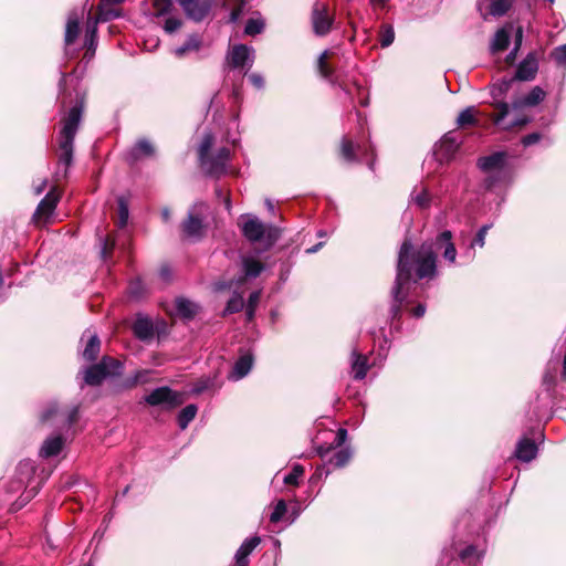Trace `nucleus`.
<instances>
[{
	"mask_svg": "<svg viewBox=\"0 0 566 566\" xmlns=\"http://www.w3.org/2000/svg\"><path fill=\"white\" fill-rule=\"evenodd\" d=\"M436 250L442 252L443 259L450 264L455 263L457 249L452 242V233L444 230L436 237L434 242H424L415 251L409 240L403 241L400 247L397 263V274L391 290L392 302L390 305V317L396 319L400 316L401 307L408 302V290L418 280L432 279L437 273Z\"/></svg>",
	"mask_w": 566,
	"mask_h": 566,
	"instance_id": "f257e3e1",
	"label": "nucleus"
},
{
	"mask_svg": "<svg viewBox=\"0 0 566 566\" xmlns=\"http://www.w3.org/2000/svg\"><path fill=\"white\" fill-rule=\"evenodd\" d=\"M84 108V97H80L75 105L70 108L67 115L63 118V126L59 134L57 165L55 172L56 180L67 177V169L73 163L74 138L77 133L82 113Z\"/></svg>",
	"mask_w": 566,
	"mask_h": 566,
	"instance_id": "f03ea898",
	"label": "nucleus"
},
{
	"mask_svg": "<svg viewBox=\"0 0 566 566\" xmlns=\"http://www.w3.org/2000/svg\"><path fill=\"white\" fill-rule=\"evenodd\" d=\"M242 234L251 243H261L263 251L271 249L280 238V229L262 222L253 214L241 216L239 223Z\"/></svg>",
	"mask_w": 566,
	"mask_h": 566,
	"instance_id": "7ed1b4c3",
	"label": "nucleus"
},
{
	"mask_svg": "<svg viewBox=\"0 0 566 566\" xmlns=\"http://www.w3.org/2000/svg\"><path fill=\"white\" fill-rule=\"evenodd\" d=\"M34 467L33 464L25 460L21 461L15 470L14 479L10 482V492L17 493L20 491H24L20 499L12 504V510L18 511L22 509L35 494L34 488L27 490L31 480L34 475Z\"/></svg>",
	"mask_w": 566,
	"mask_h": 566,
	"instance_id": "20e7f679",
	"label": "nucleus"
},
{
	"mask_svg": "<svg viewBox=\"0 0 566 566\" xmlns=\"http://www.w3.org/2000/svg\"><path fill=\"white\" fill-rule=\"evenodd\" d=\"M507 155L505 151H495L490 156L481 157L478 160V167L488 177L484 180L486 189H492L497 182H500L507 175L506 168Z\"/></svg>",
	"mask_w": 566,
	"mask_h": 566,
	"instance_id": "39448f33",
	"label": "nucleus"
},
{
	"mask_svg": "<svg viewBox=\"0 0 566 566\" xmlns=\"http://www.w3.org/2000/svg\"><path fill=\"white\" fill-rule=\"evenodd\" d=\"M122 369L123 365L119 360L103 357L98 364H94L84 370V382L90 386H97L105 378L119 375Z\"/></svg>",
	"mask_w": 566,
	"mask_h": 566,
	"instance_id": "423d86ee",
	"label": "nucleus"
},
{
	"mask_svg": "<svg viewBox=\"0 0 566 566\" xmlns=\"http://www.w3.org/2000/svg\"><path fill=\"white\" fill-rule=\"evenodd\" d=\"M342 156L347 163H366L370 169L374 168V148L367 142L353 143L343 137Z\"/></svg>",
	"mask_w": 566,
	"mask_h": 566,
	"instance_id": "0eeeda50",
	"label": "nucleus"
},
{
	"mask_svg": "<svg viewBox=\"0 0 566 566\" xmlns=\"http://www.w3.org/2000/svg\"><path fill=\"white\" fill-rule=\"evenodd\" d=\"M208 211V206L205 202L195 203L189 212L187 219L182 222L184 234L192 240H199L205 233L203 218Z\"/></svg>",
	"mask_w": 566,
	"mask_h": 566,
	"instance_id": "6e6552de",
	"label": "nucleus"
},
{
	"mask_svg": "<svg viewBox=\"0 0 566 566\" xmlns=\"http://www.w3.org/2000/svg\"><path fill=\"white\" fill-rule=\"evenodd\" d=\"M460 144L461 142L453 132L444 134L441 137V139L434 145L433 158L440 165L450 163L454 158L460 147Z\"/></svg>",
	"mask_w": 566,
	"mask_h": 566,
	"instance_id": "1a4fd4ad",
	"label": "nucleus"
},
{
	"mask_svg": "<svg viewBox=\"0 0 566 566\" xmlns=\"http://www.w3.org/2000/svg\"><path fill=\"white\" fill-rule=\"evenodd\" d=\"M149 406H161L164 409L171 410L182 403L180 394L171 390L169 387H158L145 397Z\"/></svg>",
	"mask_w": 566,
	"mask_h": 566,
	"instance_id": "9d476101",
	"label": "nucleus"
},
{
	"mask_svg": "<svg viewBox=\"0 0 566 566\" xmlns=\"http://www.w3.org/2000/svg\"><path fill=\"white\" fill-rule=\"evenodd\" d=\"M255 57V51L253 48L245 44H237L232 46L227 55V60L232 67H244L251 69Z\"/></svg>",
	"mask_w": 566,
	"mask_h": 566,
	"instance_id": "9b49d317",
	"label": "nucleus"
},
{
	"mask_svg": "<svg viewBox=\"0 0 566 566\" xmlns=\"http://www.w3.org/2000/svg\"><path fill=\"white\" fill-rule=\"evenodd\" d=\"M230 157V150L227 147H221L213 157L209 158L207 156L201 165L208 175L219 177L227 172Z\"/></svg>",
	"mask_w": 566,
	"mask_h": 566,
	"instance_id": "f8f14e48",
	"label": "nucleus"
},
{
	"mask_svg": "<svg viewBox=\"0 0 566 566\" xmlns=\"http://www.w3.org/2000/svg\"><path fill=\"white\" fill-rule=\"evenodd\" d=\"M312 23L315 34L325 35L329 32L333 19L327 13L325 4L316 3L312 12Z\"/></svg>",
	"mask_w": 566,
	"mask_h": 566,
	"instance_id": "ddd939ff",
	"label": "nucleus"
},
{
	"mask_svg": "<svg viewBox=\"0 0 566 566\" xmlns=\"http://www.w3.org/2000/svg\"><path fill=\"white\" fill-rule=\"evenodd\" d=\"M496 109L499 111L495 116H493V122L496 126L501 127L504 130L512 129L514 127H522L530 122V118L526 116L516 117L513 120L505 122V117L509 115L510 107L506 103L496 104Z\"/></svg>",
	"mask_w": 566,
	"mask_h": 566,
	"instance_id": "4468645a",
	"label": "nucleus"
},
{
	"mask_svg": "<svg viewBox=\"0 0 566 566\" xmlns=\"http://www.w3.org/2000/svg\"><path fill=\"white\" fill-rule=\"evenodd\" d=\"M85 13V8L74 9L69 13L65 27V44L70 45L75 42L80 33V22Z\"/></svg>",
	"mask_w": 566,
	"mask_h": 566,
	"instance_id": "2eb2a0df",
	"label": "nucleus"
},
{
	"mask_svg": "<svg viewBox=\"0 0 566 566\" xmlns=\"http://www.w3.org/2000/svg\"><path fill=\"white\" fill-rule=\"evenodd\" d=\"M538 71V61L535 53H528L521 61L516 69L515 78L520 81H532Z\"/></svg>",
	"mask_w": 566,
	"mask_h": 566,
	"instance_id": "dca6fc26",
	"label": "nucleus"
},
{
	"mask_svg": "<svg viewBox=\"0 0 566 566\" xmlns=\"http://www.w3.org/2000/svg\"><path fill=\"white\" fill-rule=\"evenodd\" d=\"M186 14L195 20H203L210 11L208 2H199V0H178Z\"/></svg>",
	"mask_w": 566,
	"mask_h": 566,
	"instance_id": "f3484780",
	"label": "nucleus"
},
{
	"mask_svg": "<svg viewBox=\"0 0 566 566\" xmlns=\"http://www.w3.org/2000/svg\"><path fill=\"white\" fill-rule=\"evenodd\" d=\"M60 195L55 192V189H52L46 193V196L40 201L38 208L35 210L34 217L36 218H48L50 217L59 202Z\"/></svg>",
	"mask_w": 566,
	"mask_h": 566,
	"instance_id": "a211bd4d",
	"label": "nucleus"
},
{
	"mask_svg": "<svg viewBox=\"0 0 566 566\" xmlns=\"http://www.w3.org/2000/svg\"><path fill=\"white\" fill-rule=\"evenodd\" d=\"M252 365L253 357L250 354L240 356L239 359L234 363L228 378L234 381L242 379L250 373Z\"/></svg>",
	"mask_w": 566,
	"mask_h": 566,
	"instance_id": "6ab92c4d",
	"label": "nucleus"
},
{
	"mask_svg": "<svg viewBox=\"0 0 566 566\" xmlns=\"http://www.w3.org/2000/svg\"><path fill=\"white\" fill-rule=\"evenodd\" d=\"M537 454V447L535 442L532 439L528 438H522L515 449V457L523 461V462H530L533 459L536 458Z\"/></svg>",
	"mask_w": 566,
	"mask_h": 566,
	"instance_id": "aec40b11",
	"label": "nucleus"
},
{
	"mask_svg": "<svg viewBox=\"0 0 566 566\" xmlns=\"http://www.w3.org/2000/svg\"><path fill=\"white\" fill-rule=\"evenodd\" d=\"M78 407H73L67 415H61L64 426L71 427L77 418ZM53 416H60L56 403L52 402L43 410L41 415L42 421H49Z\"/></svg>",
	"mask_w": 566,
	"mask_h": 566,
	"instance_id": "412c9836",
	"label": "nucleus"
},
{
	"mask_svg": "<svg viewBox=\"0 0 566 566\" xmlns=\"http://www.w3.org/2000/svg\"><path fill=\"white\" fill-rule=\"evenodd\" d=\"M545 96L546 93L542 87L534 86L527 95L513 103V108L517 109L525 106H536L544 101Z\"/></svg>",
	"mask_w": 566,
	"mask_h": 566,
	"instance_id": "4be33fe9",
	"label": "nucleus"
},
{
	"mask_svg": "<svg viewBox=\"0 0 566 566\" xmlns=\"http://www.w3.org/2000/svg\"><path fill=\"white\" fill-rule=\"evenodd\" d=\"M64 446V439L61 436H52L44 440L39 455L48 459L57 455Z\"/></svg>",
	"mask_w": 566,
	"mask_h": 566,
	"instance_id": "5701e85b",
	"label": "nucleus"
},
{
	"mask_svg": "<svg viewBox=\"0 0 566 566\" xmlns=\"http://www.w3.org/2000/svg\"><path fill=\"white\" fill-rule=\"evenodd\" d=\"M133 332L138 339L149 340L154 336L153 322L145 316H138L133 325Z\"/></svg>",
	"mask_w": 566,
	"mask_h": 566,
	"instance_id": "b1692460",
	"label": "nucleus"
},
{
	"mask_svg": "<svg viewBox=\"0 0 566 566\" xmlns=\"http://www.w3.org/2000/svg\"><path fill=\"white\" fill-rule=\"evenodd\" d=\"M352 369L354 373V379L363 380L369 369L367 356L359 354L357 350L352 353Z\"/></svg>",
	"mask_w": 566,
	"mask_h": 566,
	"instance_id": "393cba45",
	"label": "nucleus"
},
{
	"mask_svg": "<svg viewBox=\"0 0 566 566\" xmlns=\"http://www.w3.org/2000/svg\"><path fill=\"white\" fill-rule=\"evenodd\" d=\"M264 270V265L261 261L254 256L242 258V271L245 277H256Z\"/></svg>",
	"mask_w": 566,
	"mask_h": 566,
	"instance_id": "a878e982",
	"label": "nucleus"
},
{
	"mask_svg": "<svg viewBox=\"0 0 566 566\" xmlns=\"http://www.w3.org/2000/svg\"><path fill=\"white\" fill-rule=\"evenodd\" d=\"M410 202L416 205L420 209H427L430 207L431 197L428 189L423 186L415 187L410 193Z\"/></svg>",
	"mask_w": 566,
	"mask_h": 566,
	"instance_id": "bb28decb",
	"label": "nucleus"
},
{
	"mask_svg": "<svg viewBox=\"0 0 566 566\" xmlns=\"http://www.w3.org/2000/svg\"><path fill=\"white\" fill-rule=\"evenodd\" d=\"M98 22H102L98 15L95 18L88 17L86 21L85 44L87 45L88 51L95 49Z\"/></svg>",
	"mask_w": 566,
	"mask_h": 566,
	"instance_id": "cd10ccee",
	"label": "nucleus"
},
{
	"mask_svg": "<svg viewBox=\"0 0 566 566\" xmlns=\"http://www.w3.org/2000/svg\"><path fill=\"white\" fill-rule=\"evenodd\" d=\"M101 349V342L96 334H90L86 346L82 353L83 358L87 361H93L97 358Z\"/></svg>",
	"mask_w": 566,
	"mask_h": 566,
	"instance_id": "c85d7f7f",
	"label": "nucleus"
},
{
	"mask_svg": "<svg viewBox=\"0 0 566 566\" xmlns=\"http://www.w3.org/2000/svg\"><path fill=\"white\" fill-rule=\"evenodd\" d=\"M510 43V31L506 28L499 29L491 42V51L493 53L503 51L507 48Z\"/></svg>",
	"mask_w": 566,
	"mask_h": 566,
	"instance_id": "c756f323",
	"label": "nucleus"
},
{
	"mask_svg": "<svg viewBox=\"0 0 566 566\" xmlns=\"http://www.w3.org/2000/svg\"><path fill=\"white\" fill-rule=\"evenodd\" d=\"M176 311L184 318H192L198 311V305L187 298L180 297L176 300Z\"/></svg>",
	"mask_w": 566,
	"mask_h": 566,
	"instance_id": "7c9ffc66",
	"label": "nucleus"
},
{
	"mask_svg": "<svg viewBox=\"0 0 566 566\" xmlns=\"http://www.w3.org/2000/svg\"><path fill=\"white\" fill-rule=\"evenodd\" d=\"M200 45H201L200 39L197 35L192 34V35L188 36V39L186 40V42L182 45H180L174 50V54L177 57H182L188 52L198 51L200 49Z\"/></svg>",
	"mask_w": 566,
	"mask_h": 566,
	"instance_id": "2f4dec72",
	"label": "nucleus"
},
{
	"mask_svg": "<svg viewBox=\"0 0 566 566\" xmlns=\"http://www.w3.org/2000/svg\"><path fill=\"white\" fill-rule=\"evenodd\" d=\"M198 408L196 405L190 403L181 409L178 415V424L181 430H185L188 424L195 419Z\"/></svg>",
	"mask_w": 566,
	"mask_h": 566,
	"instance_id": "473e14b6",
	"label": "nucleus"
},
{
	"mask_svg": "<svg viewBox=\"0 0 566 566\" xmlns=\"http://www.w3.org/2000/svg\"><path fill=\"white\" fill-rule=\"evenodd\" d=\"M512 2L513 0H491L488 14L502 17L510 10Z\"/></svg>",
	"mask_w": 566,
	"mask_h": 566,
	"instance_id": "72a5a7b5",
	"label": "nucleus"
},
{
	"mask_svg": "<svg viewBox=\"0 0 566 566\" xmlns=\"http://www.w3.org/2000/svg\"><path fill=\"white\" fill-rule=\"evenodd\" d=\"M328 51L325 50L321 53L317 60V71L322 77L325 80L332 81L334 75V70L327 64Z\"/></svg>",
	"mask_w": 566,
	"mask_h": 566,
	"instance_id": "f704fd0d",
	"label": "nucleus"
},
{
	"mask_svg": "<svg viewBox=\"0 0 566 566\" xmlns=\"http://www.w3.org/2000/svg\"><path fill=\"white\" fill-rule=\"evenodd\" d=\"M244 307L243 296L240 293H233L227 303L223 315L240 312Z\"/></svg>",
	"mask_w": 566,
	"mask_h": 566,
	"instance_id": "c9c22d12",
	"label": "nucleus"
},
{
	"mask_svg": "<svg viewBox=\"0 0 566 566\" xmlns=\"http://www.w3.org/2000/svg\"><path fill=\"white\" fill-rule=\"evenodd\" d=\"M350 457L352 453L348 449H340L328 459V463L334 465L335 468H342L348 463Z\"/></svg>",
	"mask_w": 566,
	"mask_h": 566,
	"instance_id": "e433bc0d",
	"label": "nucleus"
},
{
	"mask_svg": "<svg viewBox=\"0 0 566 566\" xmlns=\"http://www.w3.org/2000/svg\"><path fill=\"white\" fill-rule=\"evenodd\" d=\"M154 154V147L147 139H140L135 144L133 155L135 158L139 156H151Z\"/></svg>",
	"mask_w": 566,
	"mask_h": 566,
	"instance_id": "4c0bfd02",
	"label": "nucleus"
},
{
	"mask_svg": "<svg viewBox=\"0 0 566 566\" xmlns=\"http://www.w3.org/2000/svg\"><path fill=\"white\" fill-rule=\"evenodd\" d=\"M264 30V21L262 19H249L247 21L244 33L247 35H256Z\"/></svg>",
	"mask_w": 566,
	"mask_h": 566,
	"instance_id": "58836bf2",
	"label": "nucleus"
},
{
	"mask_svg": "<svg viewBox=\"0 0 566 566\" xmlns=\"http://www.w3.org/2000/svg\"><path fill=\"white\" fill-rule=\"evenodd\" d=\"M491 227H492V224H484L479 229L475 238L470 243V249H474L475 247H479V248L484 247L485 238H486L488 231L491 229Z\"/></svg>",
	"mask_w": 566,
	"mask_h": 566,
	"instance_id": "ea45409f",
	"label": "nucleus"
},
{
	"mask_svg": "<svg viewBox=\"0 0 566 566\" xmlns=\"http://www.w3.org/2000/svg\"><path fill=\"white\" fill-rule=\"evenodd\" d=\"M458 125L465 126V125H472L475 123L474 117V108L473 107H467L463 109L457 119Z\"/></svg>",
	"mask_w": 566,
	"mask_h": 566,
	"instance_id": "a19ab883",
	"label": "nucleus"
},
{
	"mask_svg": "<svg viewBox=\"0 0 566 566\" xmlns=\"http://www.w3.org/2000/svg\"><path fill=\"white\" fill-rule=\"evenodd\" d=\"M128 216H129L128 205H127L126 200L123 197H120V198H118V226L120 228L126 226V223L128 221Z\"/></svg>",
	"mask_w": 566,
	"mask_h": 566,
	"instance_id": "79ce46f5",
	"label": "nucleus"
},
{
	"mask_svg": "<svg viewBox=\"0 0 566 566\" xmlns=\"http://www.w3.org/2000/svg\"><path fill=\"white\" fill-rule=\"evenodd\" d=\"M287 507L284 500H279L273 509V512L270 515V521L272 523H277L282 520L284 514L286 513Z\"/></svg>",
	"mask_w": 566,
	"mask_h": 566,
	"instance_id": "37998d69",
	"label": "nucleus"
},
{
	"mask_svg": "<svg viewBox=\"0 0 566 566\" xmlns=\"http://www.w3.org/2000/svg\"><path fill=\"white\" fill-rule=\"evenodd\" d=\"M304 469L300 464H295L292 471L284 476L285 484L297 485L300 478L303 475Z\"/></svg>",
	"mask_w": 566,
	"mask_h": 566,
	"instance_id": "c03bdc74",
	"label": "nucleus"
},
{
	"mask_svg": "<svg viewBox=\"0 0 566 566\" xmlns=\"http://www.w3.org/2000/svg\"><path fill=\"white\" fill-rule=\"evenodd\" d=\"M395 40V32L391 25H385L380 32V45L387 48L392 44Z\"/></svg>",
	"mask_w": 566,
	"mask_h": 566,
	"instance_id": "a18cd8bd",
	"label": "nucleus"
},
{
	"mask_svg": "<svg viewBox=\"0 0 566 566\" xmlns=\"http://www.w3.org/2000/svg\"><path fill=\"white\" fill-rule=\"evenodd\" d=\"M213 145V136L211 134H206L200 143L199 146V157L201 163L205 160V158L208 156V153L210 148Z\"/></svg>",
	"mask_w": 566,
	"mask_h": 566,
	"instance_id": "49530a36",
	"label": "nucleus"
},
{
	"mask_svg": "<svg viewBox=\"0 0 566 566\" xmlns=\"http://www.w3.org/2000/svg\"><path fill=\"white\" fill-rule=\"evenodd\" d=\"M213 386V380L211 378H201L198 381L193 384V387L191 389L192 394L199 395L203 391L210 389Z\"/></svg>",
	"mask_w": 566,
	"mask_h": 566,
	"instance_id": "de8ad7c7",
	"label": "nucleus"
},
{
	"mask_svg": "<svg viewBox=\"0 0 566 566\" xmlns=\"http://www.w3.org/2000/svg\"><path fill=\"white\" fill-rule=\"evenodd\" d=\"M148 371L147 370H138L134 374L133 377L127 378L125 386L134 387L138 384H144L147 381Z\"/></svg>",
	"mask_w": 566,
	"mask_h": 566,
	"instance_id": "09e8293b",
	"label": "nucleus"
},
{
	"mask_svg": "<svg viewBox=\"0 0 566 566\" xmlns=\"http://www.w3.org/2000/svg\"><path fill=\"white\" fill-rule=\"evenodd\" d=\"M552 57L556 64L566 67V44L555 48L552 52Z\"/></svg>",
	"mask_w": 566,
	"mask_h": 566,
	"instance_id": "8fccbe9b",
	"label": "nucleus"
},
{
	"mask_svg": "<svg viewBox=\"0 0 566 566\" xmlns=\"http://www.w3.org/2000/svg\"><path fill=\"white\" fill-rule=\"evenodd\" d=\"M97 15L102 22H106L117 18L119 13L113 8L105 9L103 6H99Z\"/></svg>",
	"mask_w": 566,
	"mask_h": 566,
	"instance_id": "3c124183",
	"label": "nucleus"
},
{
	"mask_svg": "<svg viewBox=\"0 0 566 566\" xmlns=\"http://www.w3.org/2000/svg\"><path fill=\"white\" fill-rule=\"evenodd\" d=\"M181 24H182V22L180 19L175 18V17H169L165 21L164 30L167 33H174L181 27Z\"/></svg>",
	"mask_w": 566,
	"mask_h": 566,
	"instance_id": "603ef678",
	"label": "nucleus"
},
{
	"mask_svg": "<svg viewBox=\"0 0 566 566\" xmlns=\"http://www.w3.org/2000/svg\"><path fill=\"white\" fill-rule=\"evenodd\" d=\"M154 7L156 10V15H164L168 13L171 7V0H155Z\"/></svg>",
	"mask_w": 566,
	"mask_h": 566,
	"instance_id": "864d4df0",
	"label": "nucleus"
},
{
	"mask_svg": "<svg viewBox=\"0 0 566 566\" xmlns=\"http://www.w3.org/2000/svg\"><path fill=\"white\" fill-rule=\"evenodd\" d=\"M472 556H476L478 559L481 558V554L478 553L476 551V547L473 546V545H469L468 547H465L461 553H460V557L461 559L463 560H467L469 558H471Z\"/></svg>",
	"mask_w": 566,
	"mask_h": 566,
	"instance_id": "5fc2aeb1",
	"label": "nucleus"
},
{
	"mask_svg": "<svg viewBox=\"0 0 566 566\" xmlns=\"http://www.w3.org/2000/svg\"><path fill=\"white\" fill-rule=\"evenodd\" d=\"M248 78L254 87H256L259 90L264 87V78L261 74L251 73V74H249Z\"/></svg>",
	"mask_w": 566,
	"mask_h": 566,
	"instance_id": "6e6d98bb",
	"label": "nucleus"
},
{
	"mask_svg": "<svg viewBox=\"0 0 566 566\" xmlns=\"http://www.w3.org/2000/svg\"><path fill=\"white\" fill-rule=\"evenodd\" d=\"M541 134L539 133H532L522 138V144L525 147L532 146L541 140Z\"/></svg>",
	"mask_w": 566,
	"mask_h": 566,
	"instance_id": "4d7b16f0",
	"label": "nucleus"
},
{
	"mask_svg": "<svg viewBox=\"0 0 566 566\" xmlns=\"http://www.w3.org/2000/svg\"><path fill=\"white\" fill-rule=\"evenodd\" d=\"M347 439V430L344 428H339L336 432L335 439L333 441L334 447H340Z\"/></svg>",
	"mask_w": 566,
	"mask_h": 566,
	"instance_id": "13d9d810",
	"label": "nucleus"
},
{
	"mask_svg": "<svg viewBox=\"0 0 566 566\" xmlns=\"http://www.w3.org/2000/svg\"><path fill=\"white\" fill-rule=\"evenodd\" d=\"M101 244H102V249H101V253H102V256L105 259L108 253H111V251L113 250L114 248V242H111L109 239H101Z\"/></svg>",
	"mask_w": 566,
	"mask_h": 566,
	"instance_id": "bf43d9fd",
	"label": "nucleus"
},
{
	"mask_svg": "<svg viewBox=\"0 0 566 566\" xmlns=\"http://www.w3.org/2000/svg\"><path fill=\"white\" fill-rule=\"evenodd\" d=\"M261 297L260 291H254L250 294L247 306L256 308Z\"/></svg>",
	"mask_w": 566,
	"mask_h": 566,
	"instance_id": "052dcab7",
	"label": "nucleus"
},
{
	"mask_svg": "<svg viewBox=\"0 0 566 566\" xmlns=\"http://www.w3.org/2000/svg\"><path fill=\"white\" fill-rule=\"evenodd\" d=\"M132 296L138 298L142 295V283L139 281L133 283L129 287Z\"/></svg>",
	"mask_w": 566,
	"mask_h": 566,
	"instance_id": "680f3d73",
	"label": "nucleus"
},
{
	"mask_svg": "<svg viewBox=\"0 0 566 566\" xmlns=\"http://www.w3.org/2000/svg\"><path fill=\"white\" fill-rule=\"evenodd\" d=\"M242 6H239L238 8H234L231 13H230V18H229V21L232 22V23H235L240 17L242 15Z\"/></svg>",
	"mask_w": 566,
	"mask_h": 566,
	"instance_id": "e2e57ef3",
	"label": "nucleus"
},
{
	"mask_svg": "<svg viewBox=\"0 0 566 566\" xmlns=\"http://www.w3.org/2000/svg\"><path fill=\"white\" fill-rule=\"evenodd\" d=\"M523 40V29L521 27L517 28L515 33V51H518Z\"/></svg>",
	"mask_w": 566,
	"mask_h": 566,
	"instance_id": "0e129e2a",
	"label": "nucleus"
},
{
	"mask_svg": "<svg viewBox=\"0 0 566 566\" xmlns=\"http://www.w3.org/2000/svg\"><path fill=\"white\" fill-rule=\"evenodd\" d=\"M426 313V306L423 304H418L413 310H412V315L417 318L419 317H422Z\"/></svg>",
	"mask_w": 566,
	"mask_h": 566,
	"instance_id": "69168bd1",
	"label": "nucleus"
},
{
	"mask_svg": "<svg viewBox=\"0 0 566 566\" xmlns=\"http://www.w3.org/2000/svg\"><path fill=\"white\" fill-rule=\"evenodd\" d=\"M255 308L254 307H245V316L248 321H252L254 318Z\"/></svg>",
	"mask_w": 566,
	"mask_h": 566,
	"instance_id": "338daca9",
	"label": "nucleus"
},
{
	"mask_svg": "<svg viewBox=\"0 0 566 566\" xmlns=\"http://www.w3.org/2000/svg\"><path fill=\"white\" fill-rule=\"evenodd\" d=\"M160 276L164 279V280H168L170 277V271L167 266H163L160 269Z\"/></svg>",
	"mask_w": 566,
	"mask_h": 566,
	"instance_id": "774afa93",
	"label": "nucleus"
}]
</instances>
